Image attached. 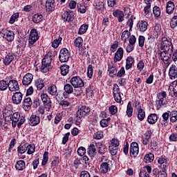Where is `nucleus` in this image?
Returning <instances> with one entry per match:
<instances>
[{
	"mask_svg": "<svg viewBox=\"0 0 177 177\" xmlns=\"http://www.w3.org/2000/svg\"><path fill=\"white\" fill-rule=\"evenodd\" d=\"M111 118H108L107 119H102L100 122V124L102 128H106L107 125H109V121H110Z\"/></svg>",
	"mask_w": 177,
	"mask_h": 177,
	"instance_id": "bf43d9fd",
	"label": "nucleus"
},
{
	"mask_svg": "<svg viewBox=\"0 0 177 177\" xmlns=\"http://www.w3.org/2000/svg\"><path fill=\"white\" fill-rule=\"evenodd\" d=\"M15 168L16 169H18V171H23L26 168V162L24 160H19L15 164Z\"/></svg>",
	"mask_w": 177,
	"mask_h": 177,
	"instance_id": "e433bc0d",
	"label": "nucleus"
},
{
	"mask_svg": "<svg viewBox=\"0 0 177 177\" xmlns=\"http://www.w3.org/2000/svg\"><path fill=\"white\" fill-rule=\"evenodd\" d=\"M151 135H153V133L151 131L149 130L145 133L142 138V143L145 146H147L149 145V142H150V139L151 138Z\"/></svg>",
	"mask_w": 177,
	"mask_h": 177,
	"instance_id": "b1692460",
	"label": "nucleus"
},
{
	"mask_svg": "<svg viewBox=\"0 0 177 177\" xmlns=\"http://www.w3.org/2000/svg\"><path fill=\"white\" fill-rule=\"evenodd\" d=\"M62 39H63L62 37L55 39L52 43L53 48H58L59 45H60V43L62 42Z\"/></svg>",
	"mask_w": 177,
	"mask_h": 177,
	"instance_id": "5fc2aeb1",
	"label": "nucleus"
},
{
	"mask_svg": "<svg viewBox=\"0 0 177 177\" xmlns=\"http://www.w3.org/2000/svg\"><path fill=\"white\" fill-rule=\"evenodd\" d=\"M40 97L44 109L46 111H50V109H52V100H50L49 95L45 93H42L40 95Z\"/></svg>",
	"mask_w": 177,
	"mask_h": 177,
	"instance_id": "39448f33",
	"label": "nucleus"
},
{
	"mask_svg": "<svg viewBox=\"0 0 177 177\" xmlns=\"http://www.w3.org/2000/svg\"><path fill=\"white\" fill-rule=\"evenodd\" d=\"M133 63H135V58H133V57L131 56L127 57L126 59V70H129L132 68V64H133Z\"/></svg>",
	"mask_w": 177,
	"mask_h": 177,
	"instance_id": "bb28decb",
	"label": "nucleus"
},
{
	"mask_svg": "<svg viewBox=\"0 0 177 177\" xmlns=\"http://www.w3.org/2000/svg\"><path fill=\"white\" fill-rule=\"evenodd\" d=\"M27 147H28V144H23L18 147L17 151L19 154H24L27 151Z\"/></svg>",
	"mask_w": 177,
	"mask_h": 177,
	"instance_id": "58836bf2",
	"label": "nucleus"
},
{
	"mask_svg": "<svg viewBox=\"0 0 177 177\" xmlns=\"http://www.w3.org/2000/svg\"><path fill=\"white\" fill-rule=\"evenodd\" d=\"M77 9L80 13H85L86 12V6L84 4H77Z\"/></svg>",
	"mask_w": 177,
	"mask_h": 177,
	"instance_id": "680f3d73",
	"label": "nucleus"
},
{
	"mask_svg": "<svg viewBox=\"0 0 177 177\" xmlns=\"http://www.w3.org/2000/svg\"><path fill=\"white\" fill-rule=\"evenodd\" d=\"M147 26H149V24L146 21H140L137 24V30L140 32H145L147 30Z\"/></svg>",
	"mask_w": 177,
	"mask_h": 177,
	"instance_id": "5701e85b",
	"label": "nucleus"
},
{
	"mask_svg": "<svg viewBox=\"0 0 177 177\" xmlns=\"http://www.w3.org/2000/svg\"><path fill=\"white\" fill-rule=\"evenodd\" d=\"M16 59V55L13 53H8L4 58L3 63L5 66H9Z\"/></svg>",
	"mask_w": 177,
	"mask_h": 177,
	"instance_id": "aec40b11",
	"label": "nucleus"
},
{
	"mask_svg": "<svg viewBox=\"0 0 177 177\" xmlns=\"http://www.w3.org/2000/svg\"><path fill=\"white\" fill-rule=\"evenodd\" d=\"M153 13L156 17H160V16H161V8L157 6H155L153 8Z\"/></svg>",
	"mask_w": 177,
	"mask_h": 177,
	"instance_id": "49530a36",
	"label": "nucleus"
},
{
	"mask_svg": "<svg viewBox=\"0 0 177 177\" xmlns=\"http://www.w3.org/2000/svg\"><path fill=\"white\" fill-rule=\"evenodd\" d=\"M162 125H164V127L168 126V122H169V113L165 112L162 115Z\"/></svg>",
	"mask_w": 177,
	"mask_h": 177,
	"instance_id": "c756f323",
	"label": "nucleus"
},
{
	"mask_svg": "<svg viewBox=\"0 0 177 177\" xmlns=\"http://www.w3.org/2000/svg\"><path fill=\"white\" fill-rule=\"evenodd\" d=\"M169 89H173V92H174V95L176 96L177 94V80L174 81L169 86Z\"/></svg>",
	"mask_w": 177,
	"mask_h": 177,
	"instance_id": "de8ad7c7",
	"label": "nucleus"
},
{
	"mask_svg": "<svg viewBox=\"0 0 177 177\" xmlns=\"http://www.w3.org/2000/svg\"><path fill=\"white\" fill-rule=\"evenodd\" d=\"M60 71H61L62 75L65 77V75L68 74V71H70V66H68V65L67 64H64L60 66Z\"/></svg>",
	"mask_w": 177,
	"mask_h": 177,
	"instance_id": "c9c22d12",
	"label": "nucleus"
},
{
	"mask_svg": "<svg viewBox=\"0 0 177 177\" xmlns=\"http://www.w3.org/2000/svg\"><path fill=\"white\" fill-rule=\"evenodd\" d=\"M86 153V149H85V147H80L77 149V154L78 156H80L81 157H82V156H85Z\"/></svg>",
	"mask_w": 177,
	"mask_h": 177,
	"instance_id": "13d9d810",
	"label": "nucleus"
},
{
	"mask_svg": "<svg viewBox=\"0 0 177 177\" xmlns=\"http://www.w3.org/2000/svg\"><path fill=\"white\" fill-rule=\"evenodd\" d=\"M8 89L10 92H16L20 89V86H19V82L17 80H11L8 82Z\"/></svg>",
	"mask_w": 177,
	"mask_h": 177,
	"instance_id": "4468645a",
	"label": "nucleus"
},
{
	"mask_svg": "<svg viewBox=\"0 0 177 177\" xmlns=\"http://www.w3.org/2000/svg\"><path fill=\"white\" fill-rule=\"evenodd\" d=\"M130 156L131 157H138V154H139V144L138 142H133L130 145L129 149Z\"/></svg>",
	"mask_w": 177,
	"mask_h": 177,
	"instance_id": "1a4fd4ad",
	"label": "nucleus"
},
{
	"mask_svg": "<svg viewBox=\"0 0 177 177\" xmlns=\"http://www.w3.org/2000/svg\"><path fill=\"white\" fill-rule=\"evenodd\" d=\"M113 15L114 16V17H117L119 23H122V21H124L125 15H124V12H122V10H113Z\"/></svg>",
	"mask_w": 177,
	"mask_h": 177,
	"instance_id": "4be33fe9",
	"label": "nucleus"
},
{
	"mask_svg": "<svg viewBox=\"0 0 177 177\" xmlns=\"http://www.w3.org/2000/svg\"><path fill=\"white\" fill-rule=\"evenodd\" d=\"M170 26L171 28H175L177 27V15L173 17L170 22Z\"/></svg>",
	"mask_w": 177,
	"mask_h": 177,
	"instance_id": "052dcab7",
	"label": "nucleus"
},
{
	"mask_svg": "<svg viewBox=\"0 0 177 177\" xmlns=\"http://www.w3.org/2000/svg\"><path fill=\"white\" fill-rule=\"evenodd\" d=\"M9 88V82L6 80L0 81V91H6V89Z\"/></svg>",
	"mask_w": 177,
	"mask_h": 177,
	"instance_id": "a19ab883",
	"label": "nucleus"
},
{
	"mask_svg": "<svg viewBox=\"0 0 177 177\" xmlns=\"http://www.w3.org/2000/svg\"><path fill=\"white\" fill-rule=\"evenodd\" d=\"M95 146H100L98 147V153L99 154H104V151H106V146L100 144V143H95Z\"/></svg>",
	"mask_w": 177,
	"mask_h": 177,
	"instance_id": "3c124183",
	"label": "nucleus"
},
{
	"mask_svg": "<svg viewBox=\"0 0 177 177\" xmlns=\"http://www.w3.org/2000/svg\"><path fill=\"white\" fill-rule=\"evenodd\" d=\"M70 82L75 88H82V86H84V81L78 76H73L71 79Z\"/></svg>",
	"mask_w": 177,
	"mask_h": 177,
	"instance_id": "423d86ee",
	"label": "nucleus"
},
{
	"mask_svg": "<svg viewBox=\"0 0 177 177\" xmlns=\"http://www.w3.org/2000/svg\"><path fill=\"white\" fill-rule=\"evenodd\" d=\"M84 44V39L82 37H77L74 41V46L78 48L79 50L82 49V45Z\"/></svg>",
	"mask_w": 177,
	"mask_h": 177,
	"instance_id": "7c9ffc66",
	"label": "nucleus"
},
{
	"mask_svg": "<svg viewBox=\"0 0 177 177\" xmlns=\"http://www.w3.org/2000/svg\"><path fill=\"white\" fill-rule=\"evenodd\" d=\"M44 20V17L41 14H35L32 17V21L33 23L38 24V23H41Z\"/></svg>",
	"mask_w": 177,
	"mask_h": 177,
	"instance_id": "2f4dec72",
	"label": "nucleus"
},
{
	"mask_svg": "<svg viewBox=\"0 0 177 177\" xmlns=\"http://www.w3.org/2000/svg\"><path fill=\"white\" fill-rule=\"evenodd\" d=\"M160 49L162 51H159L158 55L161 60H162L165 64H169V58L174 52L172 43L168 41V39L163 37L162 39Z\"/></svg>",
	"mask_w": 177,
	"mask_h": 177,
	"instance_id": "f257e3e1",
	"label": "nucleus"
},
{
	"mask_svg": "<svg viewBox=\"0 0 177 177\" xmlns=\"http://www.w3.org/2000/svg\"><path fill=\"white\" fill-rule=\"evenodd\" d=\"M89 113H91V109L86 106H80L77 111V115H80V117H86V115H89Z\"/></svg>",
	"mask_w": 177,
	"mask_h": 177,
	"instance_id": "9b49d317",
	"label": "nucleus"
},
{
	"mask_svg": "<svg viewBox=\"0 0 177 177\" xmlns=\"http://www.w3.org/2000/svg\"><path fill=\"white\" fill-rule=\"evenodd\" d=\"M145 36H139L138 37V45L140 48H143L145 46Z\"/></svg>",
	"mask_w": 177,
	"mask_h": 177,
	"instance_id": "e2e57ef3",
	"label": "nucleus"
},
{
	"mask_svg": "<svg viewBox=\"0 0 177 177\" xmlns=\"http://www.w3.org/2000/svg\"><path fill=\"white\" fill-rule=\"evenodd\" d=\"M88 28H89V26L88 24L82 25L78 31L79 35H83V34H85V32L88 31Z\"/></svg>",
	"mask_w": 177,
	"mask_h": 177,
	"instance_id": "ea45409f",
	"label": "nucleus"
},
{
	"mask_svg": "<svg viewBox=\"0 0 177 177\" xmlns=\"http://www.w3.org/2000/svg\"><path fill=\"white\" fill-rule=\"evenodd\" d=\"M23 100V93L21 92H15L12 96L13 104H20Z\"/></svg>",
	"mask_w": 177,
	"mask_h": 177,
	"instance_id": "f8f14e48",
	"label": "nucleus"
},
{
	"mask_svg": "<svg viewBox=\"0 0 177 177\" xmlns=\"http://www.w3.org/2000/svg\"><path fill=\"white\" fill-rule=\"evenodd\" d=\"M7 117H10L11 121H12V125L13 128H16L17 124L18 128H20V127L26 122V118L24 116H20V113L19 112H15L12 114V112L9 111L7 112Z\"/></svg>",
	"mask_w": 177,
	"mask_h": 177,
	"instance_id": "7ed1b4c3",
	"label": "nucleus"
},
{
	"mask_svg": "<svg viewBox=\"0 0 177 177\" xmlns=\"http://www.w3.org/2000/svg\"><path fill=\"white\" fill-rule=\"evenodd\" d=\"M151 4H148V6H146L144 8V13H145V17H147V19H149V17H151Z\"/></svg>",
	"mask_w": 177,
	"mask_h": 177,
	"instance_id": "473e14b6",
	"label": "nucleus"
},
{
	"mask_svg": "<svg viewBox=\"0 0 177 177\" xmlns=\"http://www.w3.org/2000/svg\"><path fill=\"white\" fill-rule=\"evenodd\" d=\"M167 104V92L162 91L157 94L156 105V109L160 110L162 106H165Z\"/></svg>",
	"mask_w": 177,
	"mask_h": 177,
	"instance_id": "20e7f679",
	"label": "nucleus"
},
{
	"mask_svg": "<svg viewBox=\"0 0 177 177\" xmlns=\"http://www.w3.org/2000/svg\"><path fill=\"white\" fill-rule=\"evenodd\" d=\"M53 59V54L51 52L47 53L41 61V66L40 71L43 74H46L50 69L52 68V60Z\"/></svg>",
	"mask_w": 177,
	"mask_h": 177,
	"instance_id": "f03ea898",
	"label": "nucleus"
},
{
	"mask_svg": "<svg viewBox=\"0 0 177 177\" xmlns=\"http://www.w3.org/2000/svg\"><path fill=\"white\" fill-rule=\"evenodd\" d=\"M126 113L129 118H131V117H132V115L133 114V108L132 107V104L131 103V101H129L127 104Z\"/></svg>",
	"mask_w": 177,
	"mask_h": 177,
	"instance_id": "4c0bfd02",
	"label": "nucleus"
},
{
	"mask_svg": "<svg viewBox=\"0 0 177 177\" xmlns=\"http://www.w3.org/2000/svg\"><path fill=\"white\" fill-rule=\"evenodd\" d=\"M39 39V37L38 36V32L37 31V29H32L30 30V33L29 35V39L28 42L30 46H32V45H34L35 42H37V40Z\"/></svg>",
	"mask_w": 177,
	"mask_h": 177,
	"instance_id": "6e6552de",
	"label": "nucleus"
},
{
	"mask_svg": "<svg viewBox=\"0 0 177 177\" xmlns=\"http://www.w3.org/2000/svg\"><path fill=\"white\" fill-rule=\"evenodd\" d=\"M169 140L170 142H177V134L176 133H172L169 136Z\"/></svg>",
	"mask_w": 177,
	"mask_h": 177,
	"instance_id": "774afa93",
	"label": "nucleus"
},
{
	"mask_svg": "<svg viewBox=\"0 0 177 177\" xmlns=\"http://www.w3.org/2000/svg\"><path fill=\"white\" fill-rule=\"evenodd\" d=\"M22 104L26 107H30L32 104V101L30 97H28L24 100Z\"/></svg>",
	"mask_w": 177,
	"mask_h": 177,
	"instance_id": "09e8293b",
	"label": "nucleus"
},
{
	"mask_svg": "<svg viewBox=\"0 0 177 177\" xmlns=\"http://www.w3.org/2000/svg\"><path fill=\"white\" fill-rule=\"evenodd\" d=\"M138 118L140 121H143L145 120V117H146V113L145 112V110H143L142 108H140L138 111Z\"/></svg>",
	"mask_w": 177,
	"mask_h": 177,
	"instance_id": "79ce46f5",
	"label": "nucleus"
},
{
	"mask_svg": "<svg viewBox=\"0 0 177 177\" xmlns=\"http://www.w3.org/2000/svg\"><path fill=\"white\" fill-rule=\"evenodd\" d=\"M100 171L102 172V174H107L109 172V163H102L100 165Z\"/></svg>",
	"mask_w": 177,
	"mask_h": 177,
	"instance_id": "c03bdc74",
	"label": "nucleus"
},
{
	"mask_svg": "<svg viewBox=\"0 0 177 177\" xmlns=\"http://www.w3.org/2000/svg\"><path fill=\"white\" fill-rule=\"evenodd\" d=\"M158 120L157 117V114L156 113H151L147 118V122L148 124H156Z\"/></svg>",
	"mask_w": 177,
	"mask_h": 177,
	"instance_id": "cd10ccee",
	"label": "nucleus"
},
{
	"mask_svg": "<svg viewBox=\"0 0 177 177\" xmlns=\"http://www.w3.org/2000/svg\"><path fill=\"white\" fill-rule=\"evenodd\" d=\"M62 18L64 21H67L68 23H69V21H73L75 19L74 12L72 10L65 11L63 13Z\"/></svg>",
	"mask_w": 177,
	"mask_h": 177,
	"instance_id": "9d476101",
	"label": "nucleus"
},
{
	"mask_svg": "<svg viewBox=\"0 0 177 177\" xmlns=\"http://www.w3.org/2000/svg\"><path fill=\"white\" fill-rule=\"evenodd\" d=\"M154 161V155L151 153L146 154L144 157V162L146 164H150V162H153Z\"/></svg>",
	"mask_w": 177,
	"mask_h": 177,
	"instance_id": "f704fd0d",
	"label": "nucleus"
},
{
	"mask_svg": "<svg viewBox=\"0 0 177 177\" xmlns=\"http://www.w3.org/2000/svg\"><path fill=\"white\" fill-rule=\"evenodd\" d=\"M41 122V118L37 115H32L29 120V125L30 127H37Z\"/></svg>",
	"mask_w": 177,
	"mask_h": 177,
	"instance_id": "f3484780",
	"label": "nucleus"
},
{
	"mask_svg": "<svg viewBox=\"0 0 177 177\" xmlns=\"http://www.w3.org/2000/svg\"><path fill=\"white\" fill-rule=\"evenodd\" d=\"M130 35H131V32L128 30H124L122 34V41H124V42H127V39L129 38Z\"/></svg>",
	"mask_w": 177,
	"mask_h": 177,
	"instance_id": "864d4df0",
	"label": "nucleus"
},
{
	"mask_svg": "<svg viewBox=\"0 0 177 177\" xmlns=\"http://www.w3.org/2000/svg\"><path fill=\"white\" fill-rule=\"evenodd\" d=\"M56 6V3L55 0H46V12H53Z\"/></svg>",
	"mask_w": 177,
	"mask_h": 177,
	"instance_id": "a211bd4d",
	"label": "nucleus"
},
{
	"mask_svg": "<svg viewBox=\"0 0 177 177\" xmlns=\"http://www.w3.org/2000/svg\"><path fill=\"white\" fill-rule=\"evenodd\" d=\"M137 68L139 71H142V70L145 68V62L143 61V59L138 62V63L137 64Z\"/></svg>",
	"mask_w": 177,
	"mask_h": 177,
	"instance_id": "0e129e2a",
	"label": "nucleus"
},
{
	"mask_svg": "<svg viewBox=\"0 0 177 177\" xmlns=\"http://www.w3.org/2000/svg\"><path fill=\"white\" fill-rule=\"evenodd\" d=\"M27 150V154H32L35 151V146L32 144L28 145Z\"/></svg>",
	"mask_w": 177,
	"mask_h": 177,
	"instance_id": "4d7b16f0",
	"label": "nucleus"
},
{
	"mask_svg": "<svg viewBox=\"0 0 177 177\" xmlns=\"http://www.w3.org/2000/svg\"><path fill=\"white\" fill-rule=\"evenodd\" d=\"M122 57H124V49H122V48H119L115 53L113 61L115 63H117V62L122 60Z\"/></svg>",
	"mask_w": 177,
	"mask_h": 177,
	"instance_id": "6ab92c4d",
	"label": "nucleus"
},
{
	"mask_svg": "<svg viewBox=\"0 0 177 177\" xmlns=\"http://www.w3.org/2000/svg\"><path fill=\"white\" fill-rule=\"evenodd\" d=\"M94 139H97L98 140L103 138V132L97 131L93 136Z\"/></svg>",
	"mask_w": 177,
	"mask_h": 177,
	"instance_id": "338daca9",
	"label": "nucleus"
},
{
	"mask_svg": "<svg viewBox=\"0 0 177 177\" xmlns=\"http://www.w3.org/2000/svg\"><path fill=\"white\" fill-rule=\"evenodd\" d=\"M87 153L90 157H95L96 156V147L95 145L91 144L88 148Z\"/></svg>",
	"mask_w": 177,
	"mask_h": 177,
	"instance_id": "c85d7f7f",
	"label": "nucleus"
},
{
	"mask_svg": "<svg viewBox=\"0 0 177 177\" xmlns=\"http://www.w3.org/2000/svg\"><path fill=\"white\" fill-rule=\"evenodd\" d=\"M118 146H120V141L117 138L111 140V156H115L118 153Z\"/></svg>",
	"mask_w": 177,
	"mask_h": 177,
	"instance_id": "ddd939ff",
	"label": "nucleus"
},
{
	"mask_svg": "<svg viewBox=\"0 0 177 177\" xmlns=\"http://www.w3.org/2000/svg\"><path fill=\"white\" fill-rule=\"evenodd\" d=\"M169 113H170V121L171 122H176V121H177V111L174 110Z\"/></svg>",
	"mask_w": 177,
	"mask_h": 177,
	"instance_id": "a18cd8bd",
	"label": "nucleus"
},
{
	"mask_svg": "<svg viewBox=\"0 0 177 177\" xmlns=\"http://www.w3.org/2000/svg\"><path fill=\"white\" fill-rule=\"evenodd\" d=\"M19 16H20V14H19V12L14 13L10 18V24H13L15 21H16V20L19 19Z\"/></svg>",
	"mask_w": 177,
	"mask_h": 177,
	"instance_id": "8fccbe9b",
	"label": "nucleus"
},
{
	"mask_svg": "<svg viewBox=\"0 0 177 177\" xmlns=\"http://www.w3.org/2000/svg\"><path fill=\"white\" fill-rule=\"evenodd\" d=\"M59 59L61 63H66V62H68V59H70V53H68V50H67V48L61 49Z\"/></svg>",
	"mask_w": 177,
	"mask_h": 177,
	"instance_id": "0eeeda50",
	"label": "nucleus"
},
{
	"mask_svg": "<svg viewBox=\"0 0 177 177\" xmlns=\"http://www.w3.org/2000/svg\"><path fill=\"white\" fill-rule=\"evenodd\" d=\"M32 80H34V76L32 74L27 73L23 77L22 84L25 86L30 85V84L32 82Z\"/></svg>",
	"mask_w": 177,
	"mask_h": 177,
	"instance_id": "412c9836",
	"label": "nucleus"
},
{
	"mask_svg": "<svg viewBox=\"0 0 177 177\" xmlns=\"http://www.w3.org/2000/svg\"><path fill=\"white\" fill-rule=\"evenodd\" d=\"M93 75V67L91 64L88 65L87 68V77L88 78H92Z\"/></svg>",
	"mask_w": 177,
	"mask_h": 177,
	"instance_id": "6e6d98bb",
	"label": "nucleus"
},
{
	"mask_svg": "<svg viewBox=\"0 0 177 177\" xmlns=\"http://www.w3.org/2000/svg\"><path fill=\"white\" fill-rule=\"evenodd\" d=\"M174 9H175V4H174L172 1H169L166 8L167 13H168V15H172V13H174Z\"/></svg>",
	"mask_w": 177,
	"mask_h": 177,
	"instance_id": "72a5a7b5",
	"label": "nucleus"
},
{
	"mask_svg": "<svg viewBox=\"0 0 177 177\" xmlns=\"http://www.w3.org/2000/svg\"><path fill=\"white\" fill-rule=\"evenodd\" d=\"M49 156V152L48 151H45L43 154V160L41 164L43 165H46V164L48 163V160H49L48 158Z\"/></svg>",
	"mask_w": 177,
	"mask_h": 177,
	"instance_id": "603ef678",
	"label": "nucleus"
},
{
	"mask_svg": "<svg viewBox=\"0 0 177 177\" xmlns=\"http://www.w3.org/2000/svg\"><path fill=\"white\" fill-rule=\"evenodd\" d=\"M64 89L66 92V93H68V95L71 94L73 92H74V88H73V86L70 84H66L64 86Z\"/></svg>",
	"mask_w": 177,
	"mask_h": 177,
	"instance_id": "37998d69",
	"label": "nucleus"
},
{
	"mask_svg": "<svg viewBox=\"0 0 177 177\" xmlns=\"http://www.w3.org/2000/svg\"><path fill=\"white\" fill-rule=\"evenodd\" d=\"M47 91L49 95H51L52 96H57V97H59V94H57V87H56L55 84L49 86Z\"/></svg>",
	"mask_w": 177,
	"mask_h": 177,
	"instance_id": "393cba45",
	"label": "nucleus"
},
{
	"mask_svg": "<svg viewBox=\"0 0 177 177\" xmlns=\"http://www.w3.org/2000/svg\"><path fill=\"white\" fill-rule=\"evenodd\" d=\"M113 93L115 101L117 102V103H120L121 102V95H120V88L118 84L113 85Z\"/></svg>",
	"mask_w": 177,
	"mask_h": 177,
	"instance_id": "2eb2a0df",
	"label": "nucleus"
},
{
	"mask_svg": "<svg viewBox=\"0 0 177 177\" xmlns=\"http://www.w3.org/2000/svg\"><path fill=\"white\" fill-rule=\"evenodd\" d=\"M158 162L160 165L162 169L165 171V168L168 167V160H167V158H165V157L161 156L158 158Z\"/></svg>",
	"mask_w": 177,
	"mask_h": 177,
	"instance_id": "a878e982",
	"label": "nucleus"
},
{
	"mask_svg": "<svg viewBox=\"0 0 177 177\" xmlns=\"http://www.w3.org/2000/svg\"><path fill=\"white\" fill-rule=\"evenodd\" d=\"M3 38L8 42H12L15 39V32L12 30H5L3 31Z\"/></svg>",
	"mask_w": 177,
	"mask_h": 177,
	"instance_id": "dca6fc26",
	"label": "nucleus"
},
{
	"mask_svg": "<svg viewBox=\"0 0 177 177\" xmlns=\"http://www.w3.org/2000/svg\"><path fill=\"white\" fill-rule=\"evenodd\" d=\"M95 9L97 10H103L104 9V4L103 2L100 1L95 5Z\"/></svg>",
	"mask_w": 177,
	"mask_h": 177,
	"instance_id": "69168bd1",
	"label": "nucleus"
}]
</instances>
